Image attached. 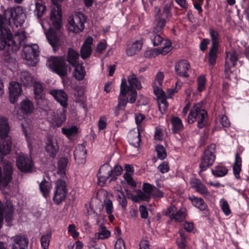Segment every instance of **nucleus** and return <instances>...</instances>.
Here are the masks:
<instances>
[{
	"label": "nucleus",
	"mask_w": 249,
	"mask_h": 249,
	"mask_svg": "<svg viewBox=\"0 0 249 249\" xmlns=\"http://www.w3.org/2000/svg\"><path fill=\"white\" fill-rule=\"evenodd\" d=\"M173 125V131L177 133L181 130L183 128V124L181 120L178 117H174L171 120Z\"/></svg>",
	"instance_id": "37"
},
{
	"label": "nucleus",
	"mask_w": 249,
	"mask_h": 249,
	"mask_svg": "<svg viewBox=\"0 0 249 249\" xmlns=\"http://www.w3.org/2000/svg\"><path fill=\"white\" fill-rule=\"evenodd\" d=\"M67 191L65 181L62 180H58L56 182L55 191L53 197V201L56 204L60 203L66 196Z\"/></svg>",
	"instance_id": "13"
},
{
	"label": "nucleus",
	"mask_w": 249,
	"mask_h": 249,
	"mask_svg": "<svg viewBox=\"0 0 249 249\" xmlns=\"http://www.w3.org/2000/svg\"><path fill=\"white\" fill-rule=\"evenodd\" d=\"M158 157L161 160H164L167 156L165 149L163 145L159 144L156 146Z\"/></svg>",
	"instance_id": "47"
},
{
	"label": "nucleus",
	"mask_w": 249,
	"mask_h": 249,
	"mask_svg": "<svg viewBox=\"0 0 249 249\" xmlns=\"http://www.w3.org/2000/svg\"><path fill=\"white\" fill-rule=\"evenodd\" d=\"M231 66L230 64H227V63H225V78L227 79H231V74L232 73V71L231 70Z\"/></svg>",
	"instance_id": "62"
},
{
	"label": "nucleus",
	"mask_w": 249,
	"mask_h": 249,
	"mask_svg": "<svg viewBox=\"0 0 249 249\" xmlns=\"http://www.w3.org/2000/svg\"><path fill=\"white\" fill-rule=\"evenodd\" d=\"M123 171V169L122 167L117 164L114 167L113 170H112V176L111 177V179L110 180L111 181H115L117 178V176H120L121 175Z\"/></svg>",
	"instance_id": "51"
},
{
	"label": "nucleus",
	"mask_w": 249,
	"mask_h": 249,
	"mask_svg": "<svg viewBox=\"0 0 249 249\" xmlns=\"http://www.w3.org/2000/svg\"><path fill=\"white\" fill-rule=\"evenodd\" d=\"M215 147L216 146L214 144H212L204 151L199 165L200 170L199 173L200 175L202 172L206 170L208 167L213 164L215 159L214 155Z\"/></svg>",
	"instance_id": "9"
},
{
	"label": "nucleus",
	"mask_w": 249,
	"mask_h": 249,
	"mask_svg": "<svg viewBox=\"0 0 249 249\" xmlns=\"http://www.w3.org/2000/svg\"><path fill=\"white\" fill-rule=\"evenodd\" d=\"M20 8L7 9L3 14H0V50H5L6 55L18 51L21 44L26 40L24 32H17L13 36L7 25H11L13 22L18 19L17 14Z\"/></svg>",
	"instance_id": "1"
},
{
	"label": "nucleus",
	"mask_w": 249,
	"mask_h": 249,
	"mask_svg": "<svg viewBox=\"0 0 249 249\" xmlns=\"http://www.w3.org/2000/svg\"><path fill=\"white\" fill-rule=\"evenodd\" d=\"M92 43L93 38L91 36H89L81 47L80 55L83 59L88 58L90 56L92 51L91 45Z\"/></svg>",
	"instance_id": "18"
},
{
	"label": "nucleus",
	"mask_w": 249,
	"mask_h": 249,
	"mask_svg": "<svg viewBox=\"0 0 249 249\" xmlns=\"http://www.w3.org/2000/svg\"><path fill=\"white\" fill-rule=\"evenodd\" d=\"M159 108L160 112L163 114L168 107V103L165 98H161L157 99Z\"/></svg>",
	"instance_id": "44"
},
{
	"label": "nucleus",
	"mask_w": 249,
	"mask_h": 249,
	"mask_svg": "<svg viewBox=\"0 0 249 249\" xmlns=\"http://www.w3.org/2000/svg\"><path fill=\"white\" fill-rule=\"evenodd\" d=\"M171 43L170 41H166L164 47L161 49H160V54L165 55L169 53L171 50Z\"/></svg>",
	"instance_id": "58"
},
{
	"label": "nucleus",
	"mask_w": 249,
	"mask_h": 249,
	"mask_svg": "<svg viewBox=\"0 0 249 249\" xmlns=\"http://www.w3.org/2000/svg\"><path fill=\"white\" fill-rule=\"evenodd\" d=\"M22 92V88L18 82L12 81L10 83L9 87V100L10 103L14 104L17 100Z\"/></svg>",
	"instance_id": "16"
},
{
	"label": "nucleus",
	"mask_w": 249,
	"mask_h": 249,
	"mask_svg": "<svg viewBox=\"0 0 249 249\" xmlns=\"http://www.w3.org/2000/svg\"><path fill=\"white\" fill-rule=\"evenodd\" d=\"M209 34L212 41V46L218 47L219 34L218 32L214 29L210 28L209 29Z\"/></svg>",
	"instance_id": "36"
},
{
	"label": "nucleus",
	"mask_w": 249,
	"mask_h": 249,
	"mask_svg": "<svg viewBox=\"0 0 249 249\" xmlns=\"http://www.w3.org/2000/svg\"><path fill=\"white\" fill-rule=\"evenodd\" d=\"M198 90L199 91H202L205 85L206 80L203 76H200L198 77Z\"/></svg>",
	"instance_id": "55"
},
{
	"label": "nucleus",
	"mask_w": 249,
	"mask_h": 249,
	"mask_svg": "<svg viewBox=\"0 0 249 249\" xmlns=\"http://www.w3.org/2000/svg\"><path fill=\"white\" fill-rule=\"evenodd\" d=\"M51 187V183L50 182L47 181L45 178L40 183V190L44 197H47L48 196Z\"/></svg>",
	"instance_id": "35"
},
{
	"label": "nucleus",
	"mask_w": 249,
	"mask_h": 249,
	"mask_svg": "<svg viewBox=\"0 0 249 249\" xmlns=\"http://www.w3.org/2000/svg\"><path fill=\"white\" fill-rule=\"evenodd\" d=\"M221 208L223 212L226 215H229L231 213V211L230 209L229 205L226 200L224 199L222 200Z\"/></svg>",
	"instance_id": "56"
},
{
	"label": "nucleus",
	"mask_w": 249,
	"mask_h": 249,
	"mask_svg": "<svg viewBox=\"0 0 249 249\" xmlns=\"http://www.w3.org/2000/svg\"><path fill=\"white\" fill-rule=\"evenodd\" d=\"M43 87L39 83H36L34 86V93L36 99H40L43 96Z\"/></svg>",
	"instance_id": "40"
},
{
	"label": "nucleus",
	"mask_w": 249,
	"mask_h": 249,
	"mask_svg": "<svg viewBox=\"0 0 249 249\" xmlns=\"http://www.w3.org/2000/svg\"><path fill=\"white\" fill-rule=\"evenodd\" d=\"M180 238H178L177 240V243L178 248L183 249L186 245V240L184 233L182 231L179 232Z\"/></svg>",
	"instance_id": "48"
},
{
	"label": "nucleus",
	"mask_w": 249,
	"mask_h": 249,
	"mask_svg": "<svg viewBox=\"0 0 249 249\" xmlns=\"http://www.w3.org/2000/svg\"><path fill=\"white\" fill-rule=\"evenodd\" d=\"M145 54L149 57H155L156 56L160 54V49H153L146 52Z\"/></svg>",
	"instance_id": "59"
},
{
	"label": "nucleus",
	"mask_w": 249,
	"mask_h": 249,
	"mask_svg": "<svg viewBox=\"0 0 249 249\" xmlns=\"http://www.w3.org/2000/svg\"><path fill=\"white\" fill-rule=\"evenodd\" d=\"M127 81L129 85H127L126 79L125 78L122 79L120 92L119 96V102L116 108V113H117L119 108H122V107L124 108L127 102L134 103L136 100L137 95L135 89H140L142 88L140 82L134 73L128 76Z\"/></svg>",
	"instance_id": "3"
},
{
	"label": "nucleus",
	"mask_w": 249,
	"mask_h": 249,
	"mask_svg": "<svg viewBox=\"0 0 249 249\" xmlns=\"http://www.w3.org/2000/svg\"><path fill=\"white\" fill-rule=\"evenodd\" d=\"M241 158L238 153L235 154V159L233 167V173L237 178H240L239 174L241 171Z\"/></svg>",
	"instance_id": "31"
},
{
	"label": "nucleus",
	"mask_w": 249,
	"mask_h": 249,
	"mask_svg": "<svg viewBox=\"0 0 249 249\" xmlns=\"http://www.w3.org/2000/svg\"><path fill=\"white\" fill-rule=\"evenodd\" d=\"M48 65L60 77L67 76L68 71H71V67L66 64L63 56H51L48 60Z\"/></svg>",
	"instance_id": "5"
},
{
	"label": "nucleus",
	"mask_w": 249,
	"mask_h": 249,
	"mask_svg": "<svg viewBox=\"0 0 249 249\" xmlns=\"http://www.w3.org/2000/svg\"><path fill=\"white\" fill-rule=\"evenodd\" d=\"M13 249H26L28 244V240L25 236L17 235L13 237Z\"/></svg>",
	"instance_id": "20"
},
{
	"label": "nucleus",
	"mask_w": 249,
	"mask_h": 249,
	"mask_svg": "<svg viewBox=\"0 0 249 249\" xmlns=\"http://www.w3.org/2000/svg\"><path fill=\"white\" fill-rule=\"evenodd\" d=\"M220 122L223 127H228L230 126V122L227 117L225 115H222L220 119Z\"/></svg>",
	"instance_id": "64"
},
{
	"label": "nucleus",
	"mask_w": 249,
	"mask_h": 249,
	"mask_svg": "<svg viewBox=\"0 0 249 249\" xmlns=\"http://www.w3.org/2000/svg\"><path fill=\"white\" fill-rule=\"evenodd\" d=\"M150 197L151 196L149 194H146L144 191L143 192L142 191H140L137 195L132 198V199L137 202H139L141 200L149 201Z\"/></svg>",
	"instance_id": "38"
},
{
	"label": "nucleus",
	"mask_w": 249,
	"mask_h": 249,
	"mask_svg": "<svg viewBox=\"0 0 249 249\" xmlns=\"http://www.w3.org/2000/svg\"><path fill=\"white\" fill-rule=\"evenodd\" d=\"M207 117V112L202 108V105L200 103L196 104L194 105L189 112L188 122L189 124H192L197 119V126L199 128H202L206 124Z\"/></svg>",
	"instance_id": "6"
},
{
	"label": "nucleus",
	"mask_w": 249,
	"mask_h": 249,
	"mask_svg": "<svg viewBox=\"0 0 249 249\" xmlns=\"http://www.w3.org/2000/svg\"><path fill=\"white\" fill-rule=\"evenodd\" d=\"M68 160L65 158H61L58 162V170L60 174L65 173V170L67 167Z\"/></svg>",
	"instance_id": "41"
},
{
	"label": "nucleus",
	"mask_w": 249,
	"mask_h": 249,
	"mask_svg": "<svg viewBox=\"0 0 249 249\" xmlns=\"http://www.w3.org/2000/svg\"><path fill=\"white\" fill-rule=\"evenodd\" d=\"M154 92L156 96L157 97V99L161 98H165V94L164 92L161 89V86H158L155 87V86H153Z\"/></svg>",
	"instance_id": "52"
},
{
	"label": "nucleus",
	"mask_w": 249,
	"mask_h": 249,
	"mask_svg": "<svg viewBox=\"0 0 249 249\" xmlns=\"http://www.w3.org/2000/svg\"><path fill=\"white\" fill-rule=\"evenodd\" d=\"M20 109L24 114H31L34 110V106L30 100L26 99L20 103Z\"/></svg>",
	"instance_id": "26"
},
{
	"label": "nucleus",
	"mask_w": 249,
	"mask_h": 249,
	"mask_svg": "<svg viewBox=\"0 0 249 249\" xmlns=\"http://www.w3.org/2000/svg\"><path fill=\"white\" fill-rule=\"evenodd\" d=\"M105 209L106 213L108 214H111L113 212V204L112 201L108 199L105 202Z\"/></svg>",
	"instance_id": "57"
},
{
	"label": "nucleus",
	"mask_w": 249,
	"mask_h": 249,
	"mask_svg": "<svg viewBox=\"0 0 249 249\" xmlns=\"http://www.w3.org/2000/svg\"><path fill=\"white\" fill-rule=\"evenodd\" d=\"M182 86V83L178 81L176 84V87L173 89H168L167 90V93L168 94V97L171 98L174 94L175 93H176L178 91V90L180 89L181 86Z\"/></svg>",
	"instance_id": "53"
},
{
	"label": "nucleus",
	"mask_w": 249,
	"mask_h": 249,
	"mask_svg": "<svg viewBox=\"0 0 249 249\" xmlns=\"http://www.w3.org/2000/svg\"><path fill=\"white\" fill-rule=\"evenodd\" d=\"M19 80L23 86H28L32 84L33 78L29 72L23 71L21 72Z\"/></svg>",
	"instance_id": "30"
},
{
	"label": "nucleus",
	"mask_w": 249,
	"mask_h": 249,
	"mask_svg": "<svg viewBox=\"0 0 249 249\" xmlns=\"http://www.w3.org/2000/svg\"><path fill=\"white\" fill-rule=\"evenodd\" d=\"M23 42L22 44H21V46H23V52L24 58L29 62H30L28 64L32 66H34L36 62L37 57L39 55V48L38 46L36 44L32 45H26L25 42Z\"/></svg>",
	"instance_id": "10"
},
{
	"label": "nucleus",
	"mask_w": 249,
	"mask_h": 249,
	"mask_svg": "<svg viewBox=\"0 0 249 249\" xmlns=\"http://www.w3.org/2000/svg\"><path fill=\"white\" fill-rule=\"evenodd\" d=\"M62 132L67 137H70L77 134L78 132V129L76 126H73L69 128H62Z\"/></svg>",
	"instance_id": "46"
},
{
	"label": "nucleus",
	"mask_w": 249,
	"mask_h": 249,
	"mask_svg": "<svg viewBox=\"0 0 249 249\" xmlns=\"http://www.w3.org/2000/svg\"><path fill=\"white\" fill-rule=\"evenodd\" d=\"M79 54L78 52L72 48L68 50L67 53V60L71 66H76L78 64Z\"/></svg>",
	"instance_id": "23"
},
{
	"label": "nucleus",
	"mask_w": 249,
	"mask_h": 249,
	"mask_svg": "<svg viewBox=\"0 0 249 249\" xmlns=\"http://www.w3.org/2000/svg\"><path fill=\"white\" fill-rule=\"evenodd\" d=\"M16 163L21 172L29 173L32 171L33 164L31 158L27 155L20 154L17 159Z\"/></svg>",
	"instance_id": "14"
},
{
	"label": "nucleus",
	"mask_w": 249,
	"mask_h": 249,
	"mask_svg": "<svg viewBox=\"0 0 249 249\" xmlns=\"http://www.w3.org/2000/svg\"><path fill=\"white\" fill-rule=\"evenodd\" d=\"M228 170L225 167L218 166L212 170V173L216 177H223L227 174Z\"/></svg>",
	"instance_id": "39"
},
{
	"label": "nucleus",
	"mask_w": 249,
	"mask_h": 249,
	"mask_svg": "<svg viewBox=\"0 0 249 249\" xmlns=\"http://www.w3.org/2000/svg\"><path fill=\"white\" fill-rule=\"evenodd\" d=\"M45 149L50 156L54 158L58 151V145L57 141L51 135H48L45 140Z\"/></svg>",
	"instance_id": "15"
},
{
	"label": "nucleus",
	"mask_w": 249,
	"mask_h": 249,
	"mask_svg": "<svg viewBox=\"0 0 249 249\" xmlns=\"http://www.w3.org/2000/svg\"><path fill=\"white\" fill-rule=\"evenodd\" d=\"M173 5V2L170 1L167 3L165 4L163 8V12H161L160 8L158 7L155 8L156 12L157 14H160L162 17H163L166 18L171 17V14L170 12V9Z\"/></svg>",
	"instance_id": "28"
},
{
	"label": "nucleus",
	"mask_w": 249,
	"mask_h": 249,
	"mask_svg": "<svg viewBox=\"0 0 249 249\" xmlns=\"http://www.w3.org/2000/svg\"><path fill=\"white\" fill-rule=\"evenodd\" d=\"M190 65L187 61L183 60L180 61L175 66L176 73L179 76L187 77L189 75L186 71L189 70Z\"/></svg>",
	"instance_id": "21"
},
{
	"label": "nucleus",
	"mask_w": 249,
	"mask_h": 249,
	"mask_svg": "<svg viewBox=\"0 0 249 249\" xmlns=\"http://www.w3.org/2000/svg\"><path fill=\"white\" fill-rule=\"evenodd\" d=\"M152 35L150 36V38L154 46H158L161 44L163 41V38L159 34L156 33H151Z\"/></svg>",
	"instance_id": "45"
},
{
	"label": "nucleus",
	"mask_w": 249,
	"mask_h": 249,
	"mask_svg": "<svg viewBox=\"0 0 249 249\" xmlns=\"http://www.w3.org/2000/svg\"><path fill=\"white\" fill-rule=\"evenodd\" d=\"M141 216L142 218H146L148 217V213L146 207L142 205L139 208Z\"/></svg>",
	"instance_id": "61"
},
{
	"label": "nucleus",
	"mask_w": 249,
	"mask_h": 249,
	"mask_svg": "<svg viewBox=\"0 0 249 249\" xmlns=\"http://www.w3.org/2000/svg\"><path fill=\"white\" fill-rule=\"evenodd\" d=\"M115 249H125L124 241L121 238L117 240L115 244Z\"/></svg>",
	"instance_id": "63"
},
{
	"label": "nucleus",
	"mask_w": 249,
	"mask_h": 249,
	"mask_svg": "<svg viewBox=\"0 0 249 249\" xmlns=\"http://www.w3.org/2000/svg\"><path fill=\"white\" fill-rule=\"evenodd\" d=\"M155 25L153 28V32L154 33H157L161 32L165 26L166 19L167 18L162 17L160 14H155Z\"/></svg>",
	"instance_id": "22"
},
{
	"label": "nucleus",
	"mask_w": 249,
	"mask_h": 249,
	"mask_svg": "<svg viewBox=\"0 0 249 249\" xmlns=\"http://www.w3.org/2000/svg\"><path fill=\"white\" fill-rule=\"evenodd\" d=\"M226 54L225 63L229 64L230 62L232 66L234 67L236 65V62L238 60V53L235 50H232L231 52H227Z\"/></svg>",
	"instance_id": "29"
},
{
	"label": "nucleus",
	"mask_w": 249,
	"mask_h": 249,
	"mask_svg": "<svg viewBox=\"0 0 249 249\" xmlns=\"http://www.w3.org/2000/svg\"><path fill=\"white\" fill-rule=\"evenodd\" d=\"M158 168L161 173H167L169 170L168 164L165 162L160 164Z\"/></svg>",
	"instance_id": "60"
},
{
	"label": "nucleus",
	"mask_w": 249,
	"mask_h": 249,
	"mask_svg": "<svg viewBox=\"0 0 249 249\" xmlns=\"http://www.w3.org/2000/svg\"><path fill=\"white\" fill-rule=\"evenodd\" d=\"M9 126L6 118L0 117V156L9 154L11 149V138L8 135Z\"/></svg>",
	"instance_id": "4"
},
{
	"label": "nucleus",
	"mask_w": 249,
	"mask_h": 249,
	"mask_svg": "<svg viewBox=\"0 0 249 249\" xmlns=\"http://www.w3.org/2000/svg\"><path fill=\"white\" fill-rule=\"evenodd\" d=\"M112 176V169L108 163L103 165L99 169L97 175L98 184L103 186L108 181L110 182Z\"/></svg>",
	"instance_id": "12"
},
{
	"label": "nucleus",
	"mask_w": 249,
	"mask_h": 249,
	"mask_svg": "<svg viewBox=\"0 0 249 249\" xmlns=\"http://www.w3.org/2000/svg\"><path fill=\"white\" fill-rule=\"evenodd\" d=\"M218 50V47L211 46L208 56L209 63L213 66L216 63V60L217 57V53Z\"/></svg>",
	"instance_id": "33"
},
{
	"label": "nucleus",
	"mask_w": 249,
	"mask_h": 249,
	"mask_svg": "<svg viewBox=\"0 0 249 249\" xmlns=\"http://www.w3.org/2000/svg\"><path fill=\"white\" fill-rule=\"evenodd\" d=\"M54 7L51 11L49 21H43L42 26L46 29L45 24L49 25L48 32L46 36L50 44L53 48V51L55 52L61 46L60 36L61 35L59 28L61 26L62 10L61 3L64 0H51Z\"/></svg>",
	"instance_id": "2"
},
{
	"label": "nucleus",
	"mask_w": 249,
	"mask_h": 249,
	"mask_svg": "<svg viewBox=\"0 0 249 249\" xmlns=\"http://www.w3.org/2000/svg\"><path fill=\"white\" fill-rule=\"evenodd\" d=\"M14 213L13 205L10 201L4 204L0 201V229L1 228L4 215L5 221L8 226L11 225Z\"/></svg>",
	"instance_id": "11"
},
{
	"label": "nucleus",
	"mask_w": 249,
	"mask_h": 249,
	"mask_svg": "<svg viewBox=\"0 0 249 249\" xmlns=\"http://www.w3.org/2000/svg\"><path fill=\"white\" fill-rule=\"evenodd\" d=\"M117 196L119 204L123 209L125 208L127 202L124 193L121 191H118Z\"/></svg>",
	"instance_id": "42"
},
{
	"label": "nucleus",
	"mask_w": 249,
	"mask_h": 249,
	"mask_svg": "<svg viewBox=\"0 0 249 249\" xmlns=\"http://www.w3.org/2000/svg\"><path fill=\"white\" fill-rule=\"evenodd\" d=\"M163 79V73L161 71L158 72L155 76V80L153 82V86H155V87H157L158 86H162Z\"/></svg>",
	"instance_id": "49"
},
{
	"label": "nucleus",
	"mask_w": 249,
	"mask_h": 249,
	"mask_svg": "<svg viewBox=\"0 0 249 249\" xmlns=\"http://www.w3.org/2000/svg\"><path fill=\"white\" fill-rule=\"evenodd\" d=\"M50 93L63 107V113L61 114L60 120L57 123L58 126H61L64 121L66 120L65 112V108L68 107V97L66 92L61 89H53L50 91Z\"/></svg>",
	"instance_id": "8"
},
{
	"label": "nucleus",
	"mask_w": 249,
	"mask_h": 249,
	"mask_svg": "<svg viewBox=\"0 0 249 249\" xmlns=\"http://www.w3.org/2000/svg\"><path fill=\"white\" fill-rule=\"evenodd\" d=\"M110 236V232L107 230L106 227L101 224L99 229V231L94 234V239H105Z\"/></svg>",
	"instance_id": "27"
},
{
	"label": "nucleus",
	"mask_w": 249,
	"mask_h": 249,
	"mask_svg": "<svg viewBox=\"0 0 249 249\" xmlns=\"http://www.w3.org/2000/svg\"><path fill=\"white\" fill-rule=\"evenodd\" d=\"M51 232H49L46 235L42 236L41 238V244L43 249H48L50 244Z\"/></svg>",
	"instance_id": "43"
},
{
	"label": "nucleus",
	"mask_w": 249,
	"mask_h": 249,
	"mask_svg": "<svg viewBox=\"0 0 249 249\" xmlns=\"http://www.w3.org/2000/svg\"><path fill=\"white\" fill-rule=\"evenodd\" d=\"M45 10L46 7L43 4L38 2L36 3L35 12L36 13L37 18H40L43 15Z\"/></svg>",
	"instance_id": "50"
},
{
	"label": "nucleus",
	"mask_w": 249,
	"mask_h": 249,
	"mask_svg": "<svg viewBox=\"0 0 249 249\" xmlns=\"http://www.w3.org/2000/svg\"><path fill=\"white\" fill-rule=\"evenodd\" d=\"M87 150L83 144H79L74 151L75 160L78 164L84 163L86 161Z\"/></svg>",
	"instance_id": "19"
},
{
	"label": "nucleus",
	"mask_w": 249,
	"mask_h": 249,
	"mask_svg": "<svg viewBox=\"0 0 249 249\" xmlns=\"http://www.w3.org/2000/svg\"><path fill=\"white\" fill-rule=\"evenodd\" d=\"M142 46V42L141 40H136L130 47L126 49V53L129 56H133L140 51Z\"/></svg>",
	"instance_id": "24"
},
{
	"label": "nucleus",
	"mask_w": 249,
	"mask_h": 249,
	"mask_svg": "<svg viewBox=\"0 0 249 249\" xmlns=\"http://www.w3.org/2000/svg\"><path fill=\"white\" fill-rule=\"evenodd\" d=\"M86 20V18L83 13H75L69 18V30L74 33H79L82 31L84 29V23Z\"/></svg>",
	"instance_id": "7"
},
{
	"label": "nucleus",
	"mask_w": 249,
	"mask_h": 249,
	"mask_svg": "<svg viewBox=\"0 0 249 249\" xmlns=\"http://www.w3.org/2000/svg\"><path fill=\"white\" fill-rule=\"evenodd\" d=\"M190 182L192 187L199 193L203 195L208 193L206 187L202 183L200 180L195 178L192 179Z\"/></svg>",
	"instance_id": "25"
},
{
	"label": "nucleus",
	"mask_w": 249,
	"mask_h": 249,
	"mask_svg": "<svg viewBox=\"0 0 249 249\" xmlns=\"http://www.w3.org/2000/svg\"><path fill=\"white\" fill-rule=\"evenodd\" d=\"M192 204L195 207L198 208L201 211H204L206 209L207 206L204 200L200 198L195 196L189 197Z\"/></svg>",
	"instance_id": "32"
},
{
	"label": "nucleus",
	"mask_w": 249,
	"mask_h": 249,
	"mask_svg": "<svg viewBox=\"0 0 249 249\" xmlns=\"http://www.w3.org/2000/svg\"><path fill=\"white\" fill-rule=\"evenodd\" d=\"M176 210V207L172 206L169 207L165 212V215L169 216L171 219H174L176 222H181L185 218L186 210L184 208H181L176 213H174V210Z\"/></svg>",
	"instance_id": "17"
},
{
	"label": "nucleus",
	"mask_w": 249,
	"mask_h": 249,
	"mask_svg": "<svg viewBox=\"0 0 249 249\" xmlns=\"http://www.w3.org/2000/svg\"><path fill=\"white\" fill-rule=\"evenodd\" d=\"M75 68L74 69V77L78 80H82L84 79L86 71L84 68L81 65L77 64L76 66H72Z\"/></svg>",
	"instance_id": "34"
},
{
	"label": "nucleus",
	"mask_w": 249,
	"mask_h": 249,
	"mask_svg": "<svg viewBox=\"0 0 249 249\" xmlns=\"http://www.w3.org/2000/svg\"><path fill=\"white\" fill-rule=\"evenodd\" d=\"M156 189V187L148 183H144L142 186L143 191L151 196L153 190Z\"/></svg>",
	"instance_id": "54"
}]
</instances>
